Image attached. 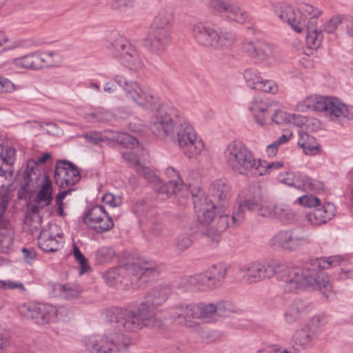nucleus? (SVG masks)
<instances>
[{
  "mask_svg": "<svg viewBox=\"0 0 353 353\" xmlns=\"http://www.w3.org/2000/svg\"><path fill=\"white\" fill-rule=\"evenodd\" d=\"M342 258L339 256L319 258L303 266L285 265L276 260L256 261L241 266L239 269L244 281L253 283L269 279L279 274L285 283V289L296 292L305 287H311L323 293L331 291L329 276L322 270L339 265Z\"/></svg>",
  "mask_w": 353,
  "mask_h": 353,
  "instance_id": "1",
  "label": "nucleus"
},
{
  "mask_svg": "<svg viewBox=\"0 0 353 353\" xmlns=\"http://www.w3.org/2000/svg\"><path fill=\"white\" fill-rule=\"evenodd\" d=\"M172 293L167 285H157L148 291L145 301L137 308H113L106 312L107 321L119 330L136 332L144 327H159L154 309L163 305Z\"/></svg>",
  "mask_w": 353,
  "mask_h": 353,
  "instance_id": "2",
  "label": "nucleus"
},
{
  "mask_svg": "<svg viewBox=\"0 0 353 353\" xmlns=\"http://www.w3.org/2000/svg\"><path fill=\"white\" fill-rule=\"evenodd\" d=\"M83 343L90 353H130L128 349L131 339L123 333L108 330L85 337Z\"/></svg>",
  "mask_w": 353,
  "mask_h": 353,
  "instance_id": "3",
  "label": "nucleus"
},
{
  "mask_svg": "<svg viewBox=\"0 0 353 353\" xmlns=\"http://www.w3.org/2000/svg\"><path fill=\"white\" fill-rule=\"evenodd\" d=\"M173 27V14L170 9L159 12L152 24L148 40L153 52L161 54L170 43Z\"/></svg>",
  "mask_w": 353,
  "mask_h": 353,
  "instance_id": "4",
  "label": "nucleus"
},
{
  "mask_svg": "<svg viewBox=\"0 0 353 353\" xmlns=\"http://www.w3.org/2000/svg\"><path fill=\"white\" fill-rule=\"evenodd\" d=\"M223 157L228 168L241 175H249L255 165L252 152L241 141L229 143L224 150Z\"/></svg>",
  "mask_w": 353,
  "mask_h": 353,
  "instance_id": "5",
  "label": "nucleus"
},
{
  "mask_svg": "<svg viewBox=\"0 0 353 353\" xmlns=\"http://www.w3.org/2000/svg\"><path fill=\"white\" fill-rule=\"evenodd\" d=\"M175 130L174 138L183 154L188 159L196 158L204 149V143L183 116Z\"/></svg>",
  "mask_w": 353,
  "mask_h": 353,
  "instance_id": "6",
  "label": "nucleus"
},
{
  "mask_svg": "<svg viewBox=\"0 0 353 353\" xmlns=\"http://www.w3.org/2000/svg\"><path fill=\"white\" fill-rule=\"evenodd\" d=\"M183 114L172 106L161 108L151 118L150 130L160 139L174 138L175 130L183 118Z\"/></svg>",
  "mask_w": 353,
  "mask_h": 353,
  "instance_id": "7",
  "label": "nucleus"
},
{
  "mask_svg": "<svg viewBox=\"0 0 353 353\" xmlns=\"http://www.w3.org/2000/svg\"><path fill=\"white\" fill-rule=\"evenodd\" d=\"M124 270H126L128 274L132 277V283L141 279L146 281V278L153 277L158 274L157 265L153 261L139 259L137 261L128 265L125 268H112L108 270L103 276L105 282L109 285H114L117 282L121 283V273Z\"/></svg>",
  "mask_w": 353,
  "mask_h": 353,
  "instance_id": "8",
  "label": "nucleus"
},
{
  "mask_svg": "<svg viewBox=\"0 0 353 353\" xmlns=\"http://www.w3.org/2000/svg\"><path fill=\"white\" fill-rule=\"evenodd\" d=\"M249 110L255 122L261 126H264L268 123L270 116L271 120L276 124L295 123L296 117H300L280 110L271 114V110L267 102L259 98H255L250 102Z\"/></svg>",
  "mask_w": 353,
  "mask_h": 353,
  "instance_id": "9",
  "label": "nucleus"
},
{
  "mask_svg": "<svg viewBox=\"0 0 353 353\" xmlns=\"http://www.w3.org/2000/svg\"><path fill=\"white\" fill-rule=\"evenodd\" d=\"M311 243L308 233L299 228L281 230L269 241V245L273 249H283L294 252Z\"/></svg>",
  "mask_w": 353,
  "mask_h": 353,
  "instance_id": "10",
  "label": "nucleus"
},
{
  "mask_svg": "<svg viewBox=\"0 0 353 353\" xmlns=\"http://www.w3.org/2000/svg\"><path fill=\"white\" fill-rule=\"evenodd\" d=\"M314 9L312 6L303 3L296 10L289 5L280 3L275 6L274 13L281 21L288 23L292 30L301 33L305 26L307 17L311 15Z\"/></svg>",
  "mask_w": 353,
  "mask_h": 353,
  "instance_id": "11",
  "label": "nucleus"
},
{
  "mask_svg": "<svg viewBox=\"0 0 353 353\" xmlns=\"http://www.w3.org/2000/svg\"><path fill=\"white\" fill-rule=\"evenodd\" d=\"M114 81L123 88L127 98L138 105L150 108L156 104L157 99L137 82L130 81L122 74L115 75Z\"/></svg>",
  "mask_w": 353,
  "mask_h": 353,
  "instance_id": "12",
  "label": "nucleus"
},
{
  "mask_svg": "<svg viewBox=\"0 0 353 353\" xmlns=\"http://www.w3.org/2000/svg\"><path fill=\"white\" fill-rule=\"evenodd\" d=\"M114 56L123 65L132 70H141L144 63L135 48L127 40L120 37L112 44Z\"/></svg>",
  "mask_w": 353,
  "mask_h": 353,
  "instance_id": "13",
  "label": "nucleus"
},
{
  "mask_svg": "<svg viewBox=\"0 0 353 353\" xmlns=\"http://www.w3.org/2000/svg\"><path fill=\"white\" fill-rule=\"evenodd\" d=\"M19 313L33 319L37 324L46 325L57 323L56 306L38 303H24L19 306Z\"/></svg>",
  "mask_w": 353,
  "mask_h": 353,
  "instance_id": "14",
  "label": "nucleus"
},
{
  "mask_svg": "<svg viewBox=\"0 0 353 353\" xmlns=\"http://www.w3.org/2000/svg\"><path fill=\"white\" fill-rule=\"evenodd\" d=\"M197 1L210 7L216 14H224L229 20L241 24L251 21L249 14L243 8L228 0Z\"/></svg>",
  "mask_w": 353,
  "mask_h": 353,
  "instance_id": "15",
  "label": "nucleus"
},
{
  "mask_svg": "<svg viewBox=\"0 0 353 353\" xmlns=\"http://www.w3.org/2000/svg\"><path fill=\"white\" fill-rule=\"evenodd\" d=\"M83 222L90 229L97 233L108 232L114 227L112 219L101 205L92 208L85 214Z\"/></svg>",
  "mask_w": 353,
  "mask_h": 353,
  "instance_id": "16",
  "label": "nucleus"
},
{
  "mask_svg": "<svg viewBox=\"0 0 353 353\" xmlns=\"http://www.w3.org/2000/svg\"><path fill=\"white\" fill-rule=\"evenodd\" d=\"M325 322L319 317H312L303 327L296 330L294 335V341L301 347L311 345L316 339Z\"/></svg>",
  "mask_w": 353,
  "mask_h": 353,
  "instance_id": "17",
  "label": "nucleus"
},
{
  "mask_svg": "<svg viewBox=\"0 0 353 353\" xmlns=\"http://www.w3.org/2000/svg\"><path fill=\"white\" fill-rule=\"evenodd\" d=\"M80 179V172L73 163L65 161L57 162L54 170V179L61 188L74 185Z\"/></svg>",
  "mask_w": 353,
  "mask_h": 353,
  "instance_id": "18",
  "label": "nucleus"
},
{
  "mask_svg": "<svg viewBox=\"0 0 353 353\" xmlns=\"http://www.w3.org/2000/svg\"><path fill=\"white\" fill-rule=\"evenodd\" d=\"M171 319L177 323L188 327H195L196 321L195 303H182L172 306L170 311Z\"/></svg>",
  "mask_w": 353,
  "mask_h": 353,
  "instance_id": "19",
  "label": "nucleus"
},
{
  "mask_svg": "<svg viewBox=\"0 0 353 353\" xmlns=\"http://www.w3.org/2000/svg\"><path fill=\"white\" fill-rule=\"evenodd\" d=\"M209 194L212 199H209L220 210L229 206L231 196V188L225 179L214 181L209 188Z\"/></svg>",
  "mask_w": 353,
  "mask_h": 353,
  "instance_id": "20",
  "label": "nucleus"
},
{
  "mask_svg": "<svg viewBox=\"0 0 353 353\" xmlns=\"http://www.w3.org/2000/svg\"><path fill=\"white\" fill-rule=\"evenodd\" d=\"M192 34L196 41L203 46L214 49L217 45L218 30L205 22H197L192 26Z\"/></svg>",
  "mask_w": 353,
  "mask_h": 353,
  "instance_id": "21",
  "label": "nucleus"
},
{
  "mask_svg": "<svg viewBox=\"0 0 353 353\" xmlns=\"http://www.w3.org/2000/svg\"><path fill=\"white\" fill-rule=\"evenodd\" d=\"M280 180L283 183L304 191H316L323 188L321 182L300 173L286 172L280 175Z\"/></svg>",
  "mask_w": 353,
  "mask_h": 353,
  "instance_id": "22",
  "label": "nucleus"
},
{
  "mask_svg": "<svg viewBox=\"0 0 353 353\" xmlns=\"http://www.w3.org/2000/svg\"><path fill=\"white\" fill-rule=\"evenodd\" d=\"M57 225H48L43 228L38 238L40 248L46 252H55L59 250L63 241V236L57 232Z\"/></svg>",
  "mask_w": 353,
  "mask_h": 353,
  "instance_id": "23",
  "label": "nucleus"
},
{
  "mask_svg": "<svg viewBox=\"0 0 353 353\" xmlns=\"http://www.w3.org/2000/svg\"><path fill=\"white\" fill-rule=\"evenodd\" d=\"M322 11L314 8L311 15L307 17L305 21V26L303 31H306V43L311 49H317L321 44L323 40V32L318 31L316 25L319 17L321 14Z\"/></svg>",
  "mask_w": 353,
  "mask_h": 353,
  "instance_id": "24",
  "label": "nucleus"
},
{
  "mask_svg": "<svg viewBox=\"0 0 353 353\" xmlns=\"http://www.w3.org/2000/svg\"><path fill=\"white\" fill-rule=\"evenodd\" d=\"M194 208L198 221L205 225H209L214 219V209H219L205 195L196 196L194 200Z\"/></svg>",
  "mask_w": 353,
  "mask_h": 353,
  "instance_id": "25",
  "label": "nucleus"
},
{
  "mask_svg": "<svg viewBox=\"0 0 353 353\" xmlns=\"http://www.w3.org/2000/svg\"><path fill=\"white\" fill-rule=\"evenodd\" d=\"M179 285L184 290L206 292L214 289L206 271L183 277L180 281Z\"/></svg>",
  "mask_w": 353,
  "mask_h": 353,
  "instance_id": "26",
  "label": "nucleus"
},
{
  "mask_svg": "<svg viewBox=\"0 0 353 353\" xmlns=\"http://www.w3.org/2000/svg\"><path fill=\"white\" fill-rule=\"evenodd\" d=\"M335 207L331 203L320 204L306 215V219L313 225H320L330 221L335 214Z\"/></svg>",
  "mask_w": 353,
  "mask_h": 353,
  "instance_id": "27",
  "label": "nucleus"
},
{
  "mask_svg": "<svg viewBox=\"0 0 353 353\" xmlns=\"http://www.w3.org/2000/svg\"><path fill=\"white\" fill-rule=\"evenodd\" d=\"M37 164V163L35 161L28 160L26 168L23 172V179L20 182L21 188L18 192L19 199H21L26 193L33 191V181L39 178Z\"/></svg>",
  "mask_w": 353,
  "mask_h": 353,
  "instance_id": "28",
  "label": "nucleus"
},
{
  "mask_svg": "<svg viewBox=\"0 0 353 353\" xmlns=\"http://www.w3.org/2000/svg\"><path fill=\"white\" fill-rule=\"evenodd\" d=\"M321 112L328 113L332 119L345 118L348 116V108L346 104L335 97H324Z\"/></svg>",
  "mask_w": 353,
  "mask_h": 353,
  "instance_id": "29",
  "label": "nucleus"
},
{
  "mask_svg": "<svg viewBox=\"0 0 353 353\" xmlns=\"http://www.w3.org/2000/svg\"><path fill=\"white\" fill-rule=\"evenodd\" d=\"M310 305L303 300L295 299L287 307L284 314L285 321L292 324L303 316L310 310Z\"/></svg>",
  "mask_w": 353,
  "mask_h": 353,
  "instance_id": "30",
  "label": "nucleus"
},
{
  "mask_svg": "<svg viewBox=\"0 0 353 353\" xmlns=\"http://www.w3.org/2000/svg\"><path fill=\"white\" fill-rule=\"evenodd\" d=\"M14 235V228L10 222H0V252L8 254L12 250Z\"/></svg>",
  "mask_w": 353,
  "mask_h": 353,
  "instance_id": "31",
  "label": "nucleus"
},
{
  "mask_svg": "<svg viewBox=\"0 0 353 353\" xmlns=\"http://www.w3.org/2000/svg\"><path fill=\"white\" fill-rule=\"evenodd\" d=\"M52 201V181L48 176H43L40 188L37 191L34 201L41 207L48 206Z\"/></svg>",
  "mask_w": 353,
  "mask_h": 353,
  "instance_id": "32",
  "label": "nucleus"
},
{
  "mask_svg": "<svg viewBox=\"0 0 353 353\" xmlns=\"http://www.w3.org/2000/svg\"><path fill=\"white\" fill-rule=\"evenodd\" d=\"M15 161V150L12 147L4 148L0 153V176L7 177L12 174Z\"/></svg>",
  "mask_w": 353,
  "mask_h": 353,
  "instance_id": "33",
  "label": "nucleus"
},
{
  "mask_svg": "<svg viewBox=\"0 0 353 353\" xmlns=\"http://www.w3.org/2000/svg\"><path fill=\"white\" fill-rule=\"evenodd\" d=\"M154 190L158 194V197L161 200H165L170 198L172 194H176L181 191L183 187L181 186V181L165 183L160 179L155 184L153 185Z\"/></svg>",
  "mask_w": 353,
  "mask_h": 353,
  "instance_id": "34",
  "label": "nucleus"
},
{
  "mask_svg": "<svg viewBox=\"0 0 353 353\" xmlns=\"http://www.w3.org/2000/svg\"><path fill=\"white\" fill-rule=\"evenodd\" d=\"M214 306L212 303H195L196 321L203 323L214 322L216 320L214 312Z\"/></svg>",
  "mask_w": 353,
  "mask_h": 353,
  "instance_id": "35",
  "label": "nucleus"
},
{
  "mask_svg": "<svg viewBox=\"0 0 353 353\" xmlns=\"http://www.w3.org/2000/svg\"><path fill=\"white\" fill-rule=\"evenodd\" d=\"M256 59L262 61L272 59V61L269 62L270 64H274L279 61V57L272 44L257 41L256 42Z\"/></svg>",
  "mask_w": 353,
  "mask_h": 353,
  "instance_id": "36",
  "label": "nucleus"
},
{
  "mask_svg": "<svg viewBox=\"0 0 353 353\" xmlns=\"http://www.w3.org/2000/svg\"><path fill=\"white\" fill-rule=\"evenodd\" d=\"M12 63L19 68L30 70H38L41 68L39 52L30 53L23 57L15 58L12 60Z\"/></svg>",
  "mask_w": 353,
  "mask_h": 353,
  "instance_id": "37",
  "label": "nucleus"
},
{
  "mask_svg": "<svg viewBox=\"0 0 353 353\" xmlns=\"http://www.w3.org/2000/svg\"><path fill=\"white\" fill-rule=\"evenodd\" d=\"M214 289L219 287L224 281L228 272L227 265L221 263L213 265L206 270Z\"/></svg>",
  "mask_w": 353,
  "mask_h": 353,
  "instance_id": "38",
  "label": "nucleus"
},
{
  "mask_svg": "<svg viewBox=\"0 0 353 353\" xmlns=\"http://www.w3.org/2000/svg\"><path fill=\"white\" fill-rule=\"evenodd\" d=\"M323 100L324 96L312 95L299 101L296 105V109L301 112L308 110L321 112Z\"/></svg>",
  "mask_w": 353,
  "mask_h": 353,
  "instance_id": "39",
  "label": "nucleus"
},
{
  "mask_svg": "<svg viewBox=\"0 0 353 353\" xmlns=\"http://www.w3.org/2000/svg\"><path fill=\"white\" fill-rule=\"evenodd\" d=\"M54 291L57 295L63 299H73L79 296L82 288L74 283L57 284L54 286Z\"/></svg>",
  "mask_w": 353,
  "mask_h": 353,
  "instance_id": "40",
  "label": "nucleus"
},
{
  "mask_svg": "<svg viewBox=\"0 0 353 353\" xmlns=\"http://www.w3.org/2000/svg\"><path fill=\"white\" fill-rule=\"evenodd\" d=\"M299 136L298 144L303 149L305 154H316L319 150V145L314 137L303 131L299 132Z\"/></svg>",
  "mask_w": 353,
  "mask_h": 353,
  "instance_id": "41",
  "label": "nucleus"
},
{
  "mask_svg": "<svg viewBox=\"0 0 353 353\" xmlns=\"http://www.w3.org/2000/svg\"><path fill=\"white\" fill-rule=\"evenodd\" d=\"M236 41V35L232 31L226 30H218L217 45L214 49L223 50L231 47Z\"/></svg>",
  "mask_w": 353,
  "mask_h": 353,
  "instance_id": "42",
  "label": "nucleus"
},
{
  "mask_svg": "<svg viewBox=\"0 0 353 353\" xmlns=\"http://www.w3.org/2000/svg\"><path fill=\"white\" fill-rule=\"evenodd\" d=\"M110 133L108 139H112L116 142L123 145L126 148H133L138 145V141L134 137L129 135L128 134L120 132H107Z\"/></svg>",
  "mask_w": 353,
  "mask_h": 353,
  "instance_id": "43",
  "label": "nucleus"
},
{
  "mask_svg": "<svg viewBox=\"0 0 353 353\" xmlns=\"http://www.w3.org/2000/svg\"><path fill=\"white\" fill-rule=\"evenodd\" d=\"M294 212L288 205L284 204H276L273 218L285 223L294 219Z\"/></svg>",
  "mask_w": 353,
  "mask_h": 353,
  "instance_id": "44",
  "label": "nucleus"
},
{
  "mask_svg": "<svg viewBox=\"0 0 353 353\" xmlns=\"http://www.w3.org/2000/svg\"><path fill=\"white\" fill-rule=\"evenodd\" d=\"M39 57L41 68L43 65L52 66L59 64L62 58L59 53L53 51H47L43 52H39Z\"/></svg>",
  "mask_w": 353,
  "mask_h": 353,
  "instance_id": "45",
  "label": "nucleus"
},
{
  "mask_svg": "<svg viewBox=\"0 0 353 353\" xmlns=\"http://www.w3.org/2000/svg\"><path fill=\"white\" fill-rule=\"evenodd\" d=\"M12 197L10 186L2 185L0 188V222L8 221L3 217V214Z\"/></svg>",
  "mask_w": 353,
  "mask_h": 353,
  "instance_id": "46",
  "label": "nucleus"
},
{
  "mask_svg": "<svg viewBox=\"0 0 353 353\" xmlns=\"http://www.w3.org/2000/svg\"><path fill=\"white\" fill-rule=\"evenodd\" d=\"M115 252L110 247H102L95 252V261L99 264L110 263L115 257Z\"/></svg>",
  "mask_w": 353,
  "mask_h": 353,
  "instance_id": "47",
  "label": "nucleus"
},
{
  "mask_svg": "<svg viewBox=\"0 0 353 353\" xmlns=\"http://www.w3.org/2000/svg\"><path fill=\"white\" fill-rule=\"evenodd\" d=\"M214 312L216 316H226L236 311L235 306L228 301H219L214 303Z\"/></svg>",
  "mask_w": 353,
  "mask_h": 353,
  "instance_id": "48",
  "label": "nucleus"
},
{
  "mask_svg": "<svg viewBox=\"0 0 353 353\" xmlns=\"http://www.w3.org/2000/svg\"><path fill=\"white\" fill-rule=\"evenodd\" d=\"M243 76L247 85L252 89H256L262 79L259 72L252 68L245 70Z\"/></svg>",
  "mask_w": 353,
  "mask_h": 353,
  "instance_id": "49",
  "label": "nucleus"
},
{
  "mask_svg": "<svg viewBox=\"0 0 353 353\" xmlns=\"http://www.w3.org/2000/svg\"><path fill=\"white\" fill-rule=\"evenodd\" d=\"M73 254L75 260L79 263V274H83L89 270L88 260L81 253L80 249L75 245H73Z\"/></svg>",
  "mask_w": 353,
  "mask_h": 353,
  "instance_id": "50",
  "label": "nucleus"
},
{
  "mask_svg": "<svg viewBox=\"0 0 353 353\" xmlns=\"http://www.w3.org/2000/svg\"><path fill=\"white\" fill-rule=\"evenodd\" d=\"M122 156L128 166L133 168L135 171L137 167L141 165L137 154L132 150L128 149L126 151L123 152Z\"/></svg>",
  "mask_w": 353,
  "mask_h": 353,
  "instance_id": "51",
  "label": "nucleus"
},
{
  "mask_svg": "<svg viewBox=\"0 0 353 353\" xmlns=\"http://www.w3.org/2000/svg\"><path fill=\"white\" fill-rule=\"evenodd\" d=\"M266 165L267 161L255 159V165L250 171L249 174L258 176L270 174L268 168Z\"/></svg>",
  "mask_w": 353,
  "mask_h": 353,
  "instance_id": "52",
  "label": "nucleus"
},
{
  "mask_svg": "<svg viewBox=\"0 0 353 353\" xmlns=\"http://www.w3.org/2000/svg\"><path fill=\"white\" fill-rule=\"evenodd\" d=\"M216 230L218 232L225 230L229 227L234 226V223H232V219L228 214H221L216 219Z\"/></svg>",
  "mask_w": 353,
  "mask_h": 353,
  "instance_id": "53",
  "label": "nucleus"
},
{
  "mask_svg": "<svg viewBox=\"0 0 353 353\" xmlns=\"http://www.w3.org/2000/svg\"><path fill=\"white\" fill-rule=\"evenodd\" d=\"M192 245V240L185 234L179 235L175 241V248L176 251L183 252L188 250Z\"/></svg>",
  "mask_w": 353,
  "mask_h": 353,
  "instance_id": "54",
  "label": "nucleus"
},
{
  "mask_svg": "<svg viewBox=\"0 0 353 353\" xmlns=\"http://www.w3.org/2000/svg\"><path fill=\"white\" fill-rule=\"evenodd\" d=\"M276 204L267 201L260 202L258 214L261 216L273 218Z\"/></svg>",
  "mask_w": 353,
  "mask_h": 353,
  "instance_id": "55",
  "label": "nucleus"
},
{
  "mask_svg": "<svg viewBox=\"0 0 353 353\" xmlns=\"http://www.w3.org/2000/svg\"><path fill=\"white\" fill-rule=\"evenodd\" d=\"M136 172L142 175L148 181L152 183L153 185L159 180V178L151 169L142 164L139 167H137Z\"/></svg>",
  "mask_w": 353,
  "mask_h": 353,
  "instance_id": "56",
  "label": "nucleus"
},
{
  "mask_svg": "<svg viewBox=\"0 0 353 353\" xmlns=\"http://www.w3.org/2000/svg\"><path fill=\"white\" fill-rule=\"evenodd\" d=\"M297 201L301 205L307 208H314V209L321 203L319 198L311 195L302 196L299 197Z\"/></svg>",
  "mask_w": 353,
  "mask_h": 353,
  "instance_id": "57",
  "label": "nucleus"
},
{
  "mask_svg": "<svg viewBox=\"0 0 353 353\" xmlns=\"http://www.w3.org/2000/svg\"><path fill=\"white\" fill-rule=\"evenodd\" d=\"M256 90H260L265 92L274 94L278 91V87L276 83L270 80H263V79L258 84Z\"/></svg>",
  "mask_w": 353,
  "mask_h": 353,
  "instance_id": "58",
  "label": "nucleus"
},
{
  "mask_svg": "<svg viewBox=\"0 0 353 353\" xmlns=\"http://www.w3.org/2000/svg\"><path fill=\"white\" fill-rule=\"evenodd\" d=\"M56 321H67L72 316V310L63 305L56 306Z\"/></svg>",
  "mask_w": 353,
  "mask_h": 353,
  "instance_id": "59",
  "label": "nucleus"
},
{
  "mask_svg": "<svg viewBox=\"0 0 353 353\" xmlns=\"http://www.w3.org/2000/svg\"><path fill=\"white\" fill-rule=\"evenodd\" d=\"M19 289L21 291L25 290V288L22 283L11 281V280H0V290H14Z\"/></svg>",
  "mask_w": 353,
  "mask_h": 353,
  "instance_id": "60",
  "label": "nucleus"
},
{
  "mask_svg": "<svg viewBox=\"0 0 353 353\" xmlns=\"http://www.w3.org/2000/svg\"><path fill=\"white\" fill-rule=\"evenodd\" d=\"M245 209L243 205L241 203L238 205L237 208L234 209L232 215V223H234L235 225H239L244 220V213Z\"/></svg>",
  "mask_w": 353,
  "mask_h": 353,
  "instance_id": "61",
  "label": "nucleus"
},
{
  "mask_svg": "<svg viewBox=\"0 0 353 353\" xmlns=\"http://www.w3.org/2000/svg\"><path fill=\"white\" fill-rule=\"evenodd\" d=\"M261 201V196L259 193L256 196H254L253 199H248L245 200L241 204L243 205L245 210L252 211L255 209L259 210L260 202Z\"/></svg>",
  "mask_w": 353,
  "mask_h": 353,
  "instance_id": "62",
  "label": "nucleus"
},
{
  "mask_svg": "<svg viewBox=\"0 0 353 353\" xmlns=\"http://www.w3.org/2000/svg\"><path fill=\"white\" fill-rule=\"evenodd\" d=\"M102 201L105 204L110 205V207H118L122 203V199L119 196H115L112 193L105 194Z\"/></svg>",
  "mask_w": 353,
  "mask_h": 353,
  "instance_id": "63",
  "label": "nucleus"
},
{
  "mask_svg": "<svg viewBox=\"0 0 353 353\" xmlns=\"http://www.w3.org/2000/svg\"><path fill=\"white\" fill-rule=\"evenodd\" d=\"M165 173L167 175V176L170 179L169 181L170 182L174 183L175 182L178 183V181H181V186L183 187L184 183L183 181L182 178L181 177L179 171H177L172 167H168L165 170Z\"/></svg>",
  "mask_w": 353,
  "mask_h": 353,
  "instance_id": "64",
  "label": "nucleus"
}]
</instances>
